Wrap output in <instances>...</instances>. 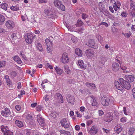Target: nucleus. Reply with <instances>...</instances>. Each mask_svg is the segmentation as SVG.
Instances as JSON below:
<instances>
[{
	"label": "nucleus",
	"instance_id": "f3484780",
	"mask_svg": "<svg viewBox=\"0 0 135 135\" xmlns=\"http://www.w3.org/2000/svg\"><path fill=\"white\" fill-rule=\"evenodd\" d=\"M6 25L8 28L9 29L12 28L14 26L13 22L11 21H7L6 23Z\"/></svg>",
	"mask_w": 135,
	"mask_h": 135
},
{
	"label": "nucleus",
	"instance_id": "13d9d810",
	"mask_svg": "<svg viewBox=\"0 0 135 135\" xmlns=\"http://www.w3.org/2000/svg\"><path fill=\"white\" fill-rule=\"evenodd\" d=\"M75 113L77 114V117H79L80 118H81L82 117V114H80V113H79L78 111L76 112Z\"/></svg>",
	"mask_w": 135,
	"mask_h": 135
},
{
	"label": "nucleus",
	"instance_id": "2eb2a0df",
	"mask_svg": "<svg viewBox=\"0 0 135 135\" xmlns=\"http://www.w3.org/2000/svg\"><path fill=\"white\" fill-rule=\"evenodd\" d=\"M122 126L120 124H118L114 128V130L115 132L117 134H119L122 129Z\"/></svg>",
	"mask_w": 135,
	"mask_h": 135
},
{
	"label": "nucleus",
	"instance_id": "864d4df0",
	"mask_svg": "<svg viewBox=\"0 0 135 135\" xmlns=\"http://www.w3.org/2000/svg\"><path fill=\"white\" fill-rule=\"evenodd\" d=\"M120 67H121V69L123 70H124V71L125 70V71L126 72H128V71H127L126 70L127 68L125 66H123L122 65V66H120ZM125 72V71H124V72Z\"/></svg>",
	"mask_w": 135,
	"mask_h": 135
},
{
	"label": "nucleus",
	"instance_id": "a18cd8bd",
	"mask_svg": "<svg viewBox=\"0 0 135 135\" xmlns=\"http://www.w3.org/2000/svg\"><path fill=\"white\" fill-rule=\"evenodd\" d=\"M58 99L60 101V103H64L63 98L62 95Z\"/></svg>",
	"mask_w": 135,
	"mask_h": 135
},
{
	"label": "nucleus",
	"instance_id": "6ab92c4d",
	"mask_svg": "<svg viewBox=\"0 0 135 135\" xmlns=\"http://www.w3.org/2000/svg\"><path fill=\"white\" fill-rule=\"evenodd\" d=\"M78 63L79 66L82 69H85L86 68V66L84 65L83 60H79L78 61Z\"/></svg>",
	"mask_w": 135,
	"mask_h": 135
},
{
	"label": "nucleus",
	"instance_id": "09e8293b",
	"mask_svg": "<svg viewBox=\"0 0 135 135\" xmlns=\"http://www.w3.org/2000/svg\"><path fill=\"white\" fill-rule=\"evenodd\" d=\"M46 66L47 67L49 68L50 69H52L53 68V66L49 64L48 63H47L46 65Z\"/></svg>",
	"mask_w": 135,
	"mask_h": 135
},
{
	"label": "nucleus",
	"instance_id": "f257e3e1",
	"mask_svg": "<svg viewBox=\"0 0 135 135\" xmlns=\"http://www.w3.org/2000/svg\"><path fill=\"white\" fill-rule=\"evenodd\" d=\"M119 81L122 86L126 89L128 90L130 89L131 86L130 83L128 81L124 80L122 78H119Z\"/></svg>",
	"mask_w": 135,
	"mask_h": 135
},
{
	"label": "nucleus",
	"instance_id": "20e7f679",
	"mask_svg": "<svg viewBox=\"0 0 135 135\" xmlns=\"http://www.w3.org/2000/svg\"><path fill=\"white\" fill-rule=\"evenodd\" d=\"M85 54L88 58L91 59L95 55V52L92 49H88L85 51Z\"/></svg>",
	"mask_w": 135,
	"mask_h": 135
},
{
	"label": "nucleus",
	"instance_id": "f8f14e48",
	"mask_svg": "<svg viewBox=\"0 0 135 135\" xmlns=\"http://www.w3.org/2000/svg\"><path fill=\"white\" fill-rule=\"evenodd\" d=\"M66 99L67 102L69 103L73 104L75 102L74 97L73 96L68 94L66 97Z\"/></svg>",
	"mask_w": 135,
	"mask_h": 135
},
{
	"label": "nucleus",
	"instance_id": "de8ad7c7",
	"mask_svg": "<svg viewBox=\"0 0 135 135\" xmlns=\"http://www.w3.org/2000/svg\"><path fill=\"white\" fill-rule=\"evenodd\" d=\"M87 17L88 15L86 14L83 13L82 15V18L84 20H85Z\"/></svg>",
	"mask_w": 135,
	"mask_h": 135
},
{
	"label": "nucleus",
	"instance_id": "e2e57ef3",
	"mask_svg": "<svg viewBox=\"0 0 135 135\" xmlns=\"http://www.w3.org/2000/svg\"><path fill=\"white\" fill-rule=\"evenodd\" d=\"M39 2L40 3H42L44 2L45 3H47V1L46 0H39Z\"/></svg>",
	"mask_w": 135,
	"mask_h": 135
},
{
	"label": "nucleus",
	"instance_id": "72a5a7b5",
	"mask_svg": "<svg viewBox=\"0 0 135 135\" xmlns=\"http://www.w3.org/2000/svg\"><path fill=\"white\" fill-rule=\"evenodd\" d=\"M2 8L5 10H6L7 9V4L6 3H3L1 5Z\"/></svg>",
	"mask_w": 135,
	"mask_h": 135
},
{
	"label": "nucleus",
	"instance_id": "79ce46f5",
	"mask_svg": "<svg viewBox=\"0 0 135 135\" xmlns=\"http://www.w3.org/2000/svg\"><path fill=\"white\" fill-rule=\"evenodd\" d=\"M91 100L93 101V102L92 103V105L93 106H95L97 105V103L95 99L93 98L92 100Z\"/></svg>",
	"mask_w": 135,
	"mask_h": 135
},
{
	"label": "nucleus",
	"instance_id": "1a4fd4ad",
	"mask_svg": "<svg viewBox=\"0 0 135 135\" xmlns=\"http://www.w3.org/2000/svg\"><path fill=\"white\" fill-rule=\"evenodd\" d=\"M45 41L47 46V51L48 52H49L52 50V43L51 41H50L49 40L48 38L46 39Z\"/></svg>",
	"mask_w": 135,
	"mask_h": 135
},
{
	"label": "nucleus",
	"instance_id": "8fccbe9b",
	"mask_svg": "<svg viewBox=\"0 0 135 135\" xmlns=\"http://www.w3.org/2000/svg\"><path fill=\"white\" fill-rule=\"evenodd\" d=\"M127 14L125 12H123L121 14V15L124 17H126L127 16Z\"/></svg>",
	"mask_w": 135,
	"mask_h": 135
},
{
	"label": "nucleus",
	"instance_id": "473e14b6",
	"mask_svg": "<svg viewBox=\"0 0 135 135\" xmlns=\"http://www.w3.org/2000/svg\"><path fill=\"white\" fill-rule=\"evenodd\" d=\"M4 78L5 79V81L6 84L12 82L9 78V76L7 75H6L4 77Z\"/></svg>",
	"mask_w": 135,
	"mask_h": 135
},
{
	"label": "nucleus",
	"instance_id": "7ed1b4c3",
	"mask_svg": "<svg viewBox=\"0 0 135 135\" xmlns=\"http://www.w3.org/2000/svg\"><path fill=\"white\" fill-rule=\"evenodd\" d=\"M86 44L88 46L94 49H97L98 47V45L95 43V41L93 39L89 40L86 42Z\"/></svg>",
	"mask_w": 135,
	"mask_h": 135
},
{
	"label": "nucleus",
	"instance_id": "603ef678",
	"mask_svg": "<svg viewBox=\"0 0 135 135\" xmlns=\"http://www.w3.org/2000/svg\"><path fill=\"white\" fill-rule=\"evenodd\" d=\"M26 118L29 120H31L32 119V117L30 114L28 115L26 117Z\"/></svg>",
	"mask_w": 135,
	"mask_h": 135
},
{
	"label": "nucleus",
	"instance_id": "0e129e2a",
	"mask_svg": "<svg viewBox=\"0 0 135 135\" xmlns=\"http://www.w3.org/2000/svg\"><path fill=\"white\" fill-rule=\"evenodd\" d=\"M100 25H103L105 26L106 27H107L108 26V24L106 23V22H101L100 24Z\"/></svg>",
	"mask_w": 135,
	"mask_h": 135
},
{
	"label": "nucleus",
	"instance_id": "9b49d317",
	"mask_svg": "<svg viewBox=\"0 0 135 135\" xmlns=\"http://www.w3.org/2000/svg\"><path fill=\"white\" fill-rule=\"evenodd\" d=\"M60 123L61 125L65 128H68L69 127L70 123L66 118L62 119L61 120Z\"/></svg>",
	"mask_w": 135,
	"mask_h": 135
},
{
	"label": "nucleus",
	"instance_id": "7c9ffc66",
	"mask_svg": "<svg viewBox=\"0 0 135 135\" xmlns=\"http://www.w3.org/2000/svg\"><path fill=\"white\" fill-rule=\"evenodd\" d=\"M35 45L38 50L41 51H42L43 50V49L41 46V45L40 43H37Z\"/></svg>",
	"mask_w": 135,
	"mask_h": 135
},
{
	"label": "nucleus",
	"instance_id": "f03ea898",
	"mask_svg": "<svg viewBox=\"0 0 135 135\" xmlns=\"http://www.w3.org/2000/svg\"><path fill=\"white\" fill-rule=\"evenodd\" d=\"M54 3L55 6L57 7L59 9L63 11H64L65 10V6L62 4L60 0H55Z\"/></svg>",
	"mask_w": 135,
	"mask_h": 135
},
{
	"label": "nucleus",
	"instance_id": "58836bf2",
	"mask_svg": "<svg viewBox=\"0 0 135 135\" xmlns=\"http://www.w3.org/2000/svg\"><path fill=\"white\" fill-rule=\"evenodd\" d=\"M10 8L13 11H16L18 10L19 8L16 6H12Z\"/></svg>",
	"mask_w": 135,
	"mask_h": 135
},
{
	"label": "nucleus",
	"instance_id": "5701e85b",
	"mask_svg": "<svg viewBox=\"0 0 135 135\" xmlns=\"http://www.w3.org/2000/svg\"><path fill=\"white\" fill-rule=\"evenodd\" d=\"M13 60L16 61L18 64H21L22 62V61L20 58L17 56L16 55L13 57Z\"/></svg>",
	"mask_w": 135,
	"mask_h": 135
},
{
	"label": "nucleus",
	"instance_id": "a19ab883",
	"mask_svg": "<svg viewBox=\"0 0 135 135\" xmlns=\"http://www.w3.org/2000/svg\"><path fill=\"white\" fill-rule=\"evenodd\" d=\"M6 64V62L4 61H0V68L4 66Z\"/></svg>",
	"mask_w": 135,
	"mask_h": 135
},
{
	"label": "nucleus",
	"instance_id": "bf43d9fd",
	"mask_svg": "<svg viewBox=\"0 0 135 135\" xmlns=\"http://www.w3.org/2000/svg\"><path fill=\"white\" fill-rule=\"evenodd\" d=\"M99 115L101 116L104 114V112L102 110H99L98 112Z\"/></svg>",
	"mask_w": 135,
	"mask_h": 135
},
{
	"label": "nucleus",
	"instance_id": "0eeeda50",
	"mask_svg": "<svg viewBox=\"0 0 135 135\" xmlns=\"http://www.w3.org/2000/svg\"><path fill=\"white\" fill-rule=\"evenodd\" d=\"M61 62L64 64L67 63L69 61V58L68 54L66 52H64L62 55L61 59Z\"/></svg>",
	"mask_w": 135,
	"mask_h": 135
},
{
	"label": "nucleus",
	"instance_id": "39448f33",
	"mask_svg": "<svg viewBox=\"0 0 135 135\" xmlns=\"http://www.w3.org/2000/svg\"><path fill=\"white\" fill-rule=\"evenodd\" d=\"M101 102L103 105L107 106L109 104L110 100L108 98H106L104 97H100Z\"/></svg>",
	"mask_w": 135,
	"mask_h": 135
},
{
	"label": "nucleus",
	"instance_id": "c85d7f7f",
	"mask_svg": "<svg viewBox=\"0 0 135 135\" xmlns=\"http://www.w3.org/2000/svg\"><path fill=\"white\" fill-rule=\"evenodd\" d=\"M65 71V72L68 74H69L71 73V70H70L69 66L65 65L64 66Z\"/></svg>",
	"mask_w": 135,
	"mask_h": 135
},
{
	"label": "nucleus",
	"instance_id": "774afa93",
	"mask_svg": "<svg viewBox=\"0 0 135 135\" xmlns=\"http://www.w3.org/2000/svg\"><path fill=\"white\" fill-rule=\"evenodd\" d=\"M50 115L51 117L53 118H55L56 117V115L54 113H51L50 114Z\"/></svg>",
	"mask_w": 135,
	"mask_h": 135
},
{
	"label": "nucleus",
	"instance_id": "2f4dec72",
	"mask_svg": "<svg viewBox=\"0 0 135 135\" xmlns=\"http://www.w3.org/2000/svg\"><path fill=\"white\" fill-rule=\"evenodd\" d=\"M106 61V58L105 56H102L101 57L100 62L102 64H104Z\"/></svg>",
	"mask_w": 135,
	"mask_h": 135
},
{
	"label": "nucleus",
	"instance_id": "c756f323",
	"mask_svg": "<svg viewBox=\"0 0 135 135\" xmlns=\"http://www.w3.org/2000/svg\"><path fill=\"white\" fill-rule=\"evenodd\" d=\"M60 132L61 134H63V135H70V132L64 130H61L60 131Z\"/></svg>",
	"mask_w": 135,
	"mask_h": 135
},
{
	"label": "nucleus",
	"instance_id": "338daca9",
	"mask_svg": "<svg viewBox=\"0 0 135 135\" xmlns=\"http://www.w3.org/2000/svg\"><path fill=\"white\" fill-rule=\"evenodd\" d=\"M31 131L30 129H28L27 130L26 134L27 135H30Z\"/></svg>",
	"mask_w": 135,
	"mask_h": 135
},
{
	"label": "nucleus",
	"instance_id": "b1692460",
	"mask_svg": "<svg viewBox=\"0 0 135 135\" xmlns=\"http://www.w3.org/2000/svg\"><path fill=\"white\" fill-rule=\"evenodd\" d=\"M15 123L16 125L20 128L22 127L23 126V123L18 120H16L15 121Z\"/></svg>",
	"mask_w": 135,
	"mask_h": 135
},
{
	"label": "nucleus",
	"instance_id": "e433bc0d",
	"mask_svg": "<svg viewBox=\"0 0 135 135\" xmlns=\"http://www.w3.org/2000/svg\"><path fill=\"white\" fill-rule=\"evenodd\" d=\"M77 23L78 24H77L76 26L78 27L82 26L84 24V23L81 20H78L77 21Z\"/></svg>",
	"mask_w": 135,
	"mask_h": 135
},
{
	"label": "nucleus",
	"instance_id": "69168bd1",
	"mask_svg": "<svg viewBox=\"0 0 135 135\" xmlns=\"http://www.w3.org/2000/svg\"><path fill=\"white\" fill-rule=\"evenodd\" d=\"M21 88V84L19 82L17 84V88L18 89H20Z\"/></svg>",
	"mask_w": 135,
	"mask_h": 135
},
{
	"label": "nucleus",
	"instance_id": "4d7b16f0",
	"mask_svg": "<svg viewBox=\"0 0 135 135\" xmlns=\"http://www.w3.org/2000/svg\"><path fill=\"white\" fill-rule=\"evenodd\" d=\"M44 100H45V101L47 102L49 100V97L48 95H47L46 96H45L43 98Z\"/></svg>",
	"mask_w": 135,
	"mask_h": 135
},
{
	"label": "nucleus",
	"instance_id": "680f3d73",
	"mask_svg": "<svg viewBox=\"0 0 135 135\" xmlns=\"http://www.w3.org/2000/svg\"><path fill=\"white\" fill-rule=\"evenodd\" d=\"M85 109V108L84 107H81L80 108V110L81 112H83L84 111Z\"/></svg>",
	"mask_w": 135,
	"mask_h": 135
},
{
	"label": "nucleus",
	"instance_id": "052dcab7",
	"mask_svg": "<svg viewBox=\"0 0 135 135\" xmlns=\"http://www.w3.org/2000/svg\"><path fill=\"white\" fill-rule=\"evenodd\" d=\"M15 108L17 110L19 111L21 109V106L19 105H17L15 106Z\"/></svg>",
	"mask_w": 135,
	"mask_h": 135
},
{
	"label": "nucleus",
	"instance_id": "4c0bfd02",
	"mask_svg": "<svg viewBox=\"0 0 135 135\" xmlns=\"http://www.w3.org/2000/svg\"><path fill=\"white\" fill-rule=\"evenodd\" d=\"M97 36L98 40L100 42H102L103 40V37L100 34H98Z\"/></svg>",
	"mask_w": 135,
	"mask_h": 135
},
{
	"label": "nucleus",
	"instance_id": "6e6d98bb",
	"mask_svg": "<svg viewBox=\"0 0 135 135\" xmlns=\"http://www.w3.org/2000/svg\"><path fill=\"white\" fill-rule=\"evenodd\" d=\"M93 121L91 120H89L87 121L86 123V124L88 126H89L92 123Z\"/></svg>",
	"mask_w": 135,
	"mask_h": 135
},
{
	"label": "nucleus",
	"instance_id": "cd10ccee",
	"mask_svg": "<svg viewBox=\"0 0 135 135\" xmlns=\"http://www.w3.org/2000/svg\"><path fill=\"white\" fill-rule=\"evenodd\" d=\"M105 120L107 122H109L111 121L113 119V117L110 115L109 117H106L105 118Z\"/></svg>",
	"mask_w": 135,
	"mask_h": 135
},
{
	"label": "nucleus",
	"instance_id": "423d86ee",
	"mask_svg": "<svg viewBox=\"0 0 135 135\" xmlns=\"http://www.w3.org/2000/svg\"><path fill=\"white\" fill-rule=\"evenodd\" d=\"M34 36L33 34H25V37L26 42L28 44H31Z\"/></svg>",
	"mask_w": 135,
	"mask_h": 135
},
{
	"label": "nucleus",
	"instance_id": "c03bdc74",
	"mask_svg": "<svg viewBox=\"0 0 135 135\" xmlns=\"http://www.w3.org/2000/svg\"><path fill=\"white\" fill-rule=\"evenodd\" d=\"M36 109L37 111H40L43 109V108L40 106H38L36 107Z\"/></svg>",
	"mask_w": 135,
	"mask_h": 135
},
{
	"label": "nucleus",
	"instance_id": "a878e982",
	"mask_svg": "<svg viewBox=\"0 0 135 135\" xmlns=\"http://www.w3.org/2000/svg\"><path fill=\"white\" fill-rule=\"evenodd\" d=\"M135 129L133 127H130L128 131V134L129 135H132L134 133Z\"/></svg>",
	"mask_w": 135,
	"mask_h": 135
},
{
	"label": "nucleus",
	"instance_id": "c9c22d12",
	"mask_svg": "<svg viewBox=\"0 0 135 135\" xmlns=\"http://www.w3.org/2000/svg\"><path fill=\"white\" fill-rule=\"evenodd\" d=\"M5 18L2 15H0V25L2 24L3 22L5 21Z\"/></svg>",
	"mask_w": 135,
	"mask_h": 135
},
{
	"label": "nucleus",
	"instance_id": "49530a36",
	"mask_svg": "<svg viewBox=\"0 0 135 135\" xmlns=\"http://www.w3.org/2000/svg\"><path fill=\"white\" fill-rule=\"evenodd\" d=\"M120 121L122 123H124L126 122L127 119L126 118L122 117L120 119Z\"/></svg>",
	"mask_w": 135,
	"mask_h": 135
},
{
	"label": "nucleus",
	"instance_id": "393cba45",
	"mask_svg": "<svg viewBox=\"0 0 135 135\" xmlns=\"http://www.w3.org/2000/svg\"><path fill=\"white\" fill-rule=\"evenodd\" d=\"M55 70L56 73L59 75L61 74L63 72V70L62 69L59 68L57 66H56L55 67Z\"/></svg>",
	"mask_w": 135,
	"mask_h": 135
},
{
	"label": "nucleus",
	"instance_id": "3c124183",
	"mask_svg": "<svg viewBox=\"0 0 135 135\" xmlns=\"http://www.w3.org/2000/svg\"><path fill=\"white\" fill-rule=\"evenodd\" d=\"M132 95L133 97L135 99V87L132 90Z\"/></svg>",
	"mask_w": 135,
	"mask_h": 135
},
{
	"label": "nucleus",
	"instance_id": "4be33fe9",
	"mask_svg": "<svg viewBox=\"0 0 135 135\" xmlns=\"http://www.w3.org/2000/svg\"><path fill=\"white\" fill-rule=\"evenodd\" d=\"M7 88L10 90H12L15 88V86L13 85L12 83V82L7 83Z\"/></svg>",
	"mask_w": 135,
	"mask_h": 135
},
{
	"label": "nucleus",
	"instance_id": "a211bd4d",
	"mask_svg": "<svg viewBox=\"0 0 135 135\" xmlns=\"http://www.w3.org/2000/svg\"><path fill=\"white\" fill-rule=\"evenodd\" d=\"M126 79L129 82H132L134 81V76L131 75H127L125 76Z\"/></svg>",
	"mask_w": 135,
	"mask_h": 135
},
{
	"label": "nucleus",
	"instance_id": "6e6552de",
	"mask_svg": "<svg viewBox=\"0 0 135 135\" xmlns=\"http://www.w3.org/2000/svg\"><path fill=\"white\" fill-rule=\"evenodd\" d=\"M37 118V121L40 125L41 127H43L45 126L44 119L42 118V116L40 114L38 115Z\"/></svg>",
	"mask_w": 135,
	"mask_h": 135
},
{
	"label": "nucleus",
	"instance_id": "aec40b11",
	"mask_svg": "<svg viewBox=\"0 0 135 135\" xmlns=\"http://www.w3.org/2000/svg\"><path fill=\"white\" fill-rule=\"evenodd\" d=\"M75 52L76 54L78 56L81 57L83 53L82 50L79 48L76 49Z\"/></svg>",
	"mask_w": 135,
	"mask_h": 135
},
{
	"label": "nucleus",
	"instance_id": "37998d69",
	"mask_svg": "<svg viewBox=\"0 0 135 135\" xmlns=\"http://www.w3.org/2000/svg\"><path fill=\"white\" fill-rule=\"evenodd\" d=\"M20 55L24 59L26 58L25 56V52L23 51H21L20 53Z\"/></svg>",
	"mask_w": 135,
	"mask_h": 135
},
{
	"label": "nucleus",
	"instance_id": "4468645a",
	"mask_svg": "<svg viewBox=\"0 0 135 135\" xmlns=\"http://www.w3.org/2000/svg\"><path fill=\"white\" fill-rule=\"evenodd\" d=\"M10 113L9 109L7 108H5L1 112L2 115L4 117H7L10 114Z\"/></svg>",
	"mask_w": 135,
	"mask_h": 135
},
{
	"label": "nucleus",
	"instance_id": "f704fd0d",
	"mask_svg": "<svg viewBox=\"0 0 135 135\" xmlns=\"http://www.w3.org/2000/svg\"><path fill=\"white\" fill-rule=\"evenodd\" d=\"M13 134V132L9 130V129L4 133V135H12Z\"/></svg>",
	"mask_w": 135,
	"mask_h": 135
},
{
	"label": "nucleus",
	"instance_id": "dca6fc26",
	"mask_svg": "<svg viewBox=\"0 0 135 135\" xmlns=\"http://www.w3.org/2000/svg\"><path fill=\"white\" fill-rule=\"evenodd\" d=\"M119 81H115V85L116 88L118 90H121L122 92L124 91V89L122 86L120 84V83Z\"/></svg>",
	"mask_w": 135,
	"mask_h": 135
},
{
	"label": "nucleus",
	"instance_id": "bb28decb",
	"mask_svg": "<svg viewBox=\"0 0 135 135\" xmlns=\"http://www.w3.org/2000/svg\"><path fill=\"white\" fill-rule=\"evenodd\" d=\"M1 129L2 131L4 133L7 130H8L9 129L7 126L4 125H2L1 126Z\"/></svg>",
	"mask_w": 135,
	"mask_h": 135
},
{
	"label": "nucleus",
	"instance_id": "ea45409f",
	"mask_svg": "<svg viewBox=\"0 0 135 135\" xmlns=\"http://www.w3.org/2000/svg\"><path fill=\"white\" fill-rule=\"evenodd\" d=\"M71 40L72 42L74 43H76L78 41V40L77 38L74 36H73L72 37Z\"/></svg>",
	"mask_w": 135,
	"mask_h": 135
},
{
	"label": "nucleus",
	"instance_id": "412c9836",
	"mask_svg": "<svg viewBox=\"0 0 135 135\" xmlns=\"http://www.w3.org/2000/svg\"><path fill=\"white\" fill-rule=\"evenodd\" d=\"M85 85L87 87L91 89H94L96 87L94 83L87 82L86 83Z\"/></svg>",
	"mask_w": 135,
	"mask_h": 135
},
{
	"label": "nucleus",
	"instance_id": "5fc2aeb1",
	"mask_svg": "<svg viewBox=\"0 0 135 135\" xmlns=\"http://www.w3.org/2000/svg\"><path fill=\"white\" fill-rule=\"evenodd\" d=\"M131 14L133 17L135 15V9H133L131 12Z\"/></svg>",
	"mask_w": 135,
	"mask_h": 135
},
{
	"label": "nucleus",
	"instance_id": "ddd939ff",
	"mask_svg": "<svg viewBox=\"0 0 135 135\" xmlns=\"http://www.w3.org/2000/svg\"><path fill=\"white\" fill-rule=\"evenodd\" d=\"M111 68L113 71L117 72L119 69L120 66L118 63L114 62L112 65Z\"/></svg>",
	"mask_w": 135,
	"mask_h": 135
},
{
	"label": "nucleus",
	"instance_id": "9d476101",
	"mask_svg": "<svg viewBox=\"0 0 135 135\" xmlns=\"http://www.w3.org/2000/svg\"><path fill=\"white\" fill-rule=\"evenodd\" d=\"M98 132L97 127L94 126L91 127L90 129L88 131V133L91 135H94L97 134Z\"/></svg>",
	"mask_w": 135,
	"mask_h": 135
}]
</instances>
